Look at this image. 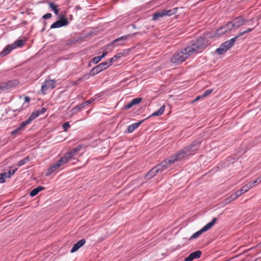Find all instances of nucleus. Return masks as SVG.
<instances>
[{"label": "nucleus", "instance_id": "1", "mask_svg": "<svg viewBox=\"0 0 261 261\" xmlns=\"http://www.w3.org/2000/svg\"><path fill=\"white\" fill-rule=\"evenodd\" d=\"M200 144V141H195L189 145L179 150L174 154L163 161L161 164L150 170L146 175V178L148 179L154 176L158 173L169 168L175 162L185 159L190 155L196 153Z\"/></svg>", "mask_w": 261, "mask_h": 261}, {"label": "nucleus", "instance_id": "2", "mask_svg": "<svg viewBox=\"0 0 261 261\" xmlns=\"http://www.w3.org/2000/svg\"><path fill=\"white\" fill-rule=\"evenodd\" d=\"M207 44V41L204 38L199 37L196 41L190 43L183 50H178L174 53L170 61L176 64H180L193 54L202 51Z\"/></svg>", "mask_w": 261, "mask_h": 261}, {"label": "nucleus", "instance_id": "3", "mask_svg": "<svg viewBox=\"0 0 261 261\" xmlns=\"http://www.w3.org/2000/svg\"><path fill=\"white\" fill-rule=\"evenodd\" d=\"M39 116V112L37 111L32 113L28 119L21 122L20 125L11 132V134L16 135L19 131L24 130L25 127L31 123V122Z\"/></svg>", "mask_w": 261, "mask_h": 261}, {"label": "nucleus", "instance_id": "4", "mask_svg": "<svg viewBox=\"0 0 261 261\" xmlns=\"http://www.w3.org/2000/svg\"><path fill=\"white\" fill-rule=\"evenodd\" d=\"M67 163V160H66L63 156L58 161H57L56 162L55 164L53 165L50 167H49L46 173V175H50L53 173L58 171L61 167H62Z\"/></svg>", "mask_w": 261, "mask_h": 261}, {"label": "nucleus", "instance_id": "5", "mask_svg": "<svg viewBox=\"0 0 261 261\" xmlns=\"http://www.w3.org/2000/svg\"><path fill=\"white\" fill-rule=\"evenodd\" d=\"M178 8H174L172 9L169 10H163L161 11L155 13L152 17L153 20H156L161 17H163L165 16H171L176 13Z\"/></svg>", "mask_w": 261, "mask_h": 261}, {"label": "nucleus", "instance_id": "6", "mask_svg": "<svg viewBox=\"0 0 261 261\" xmlns=\"http://www.w3.org/2000/svg\"><path fill=\"white\" fill-rule=\"evenodd\" d=\"M217 220L216 218L213 219L212 221L208 223L204 227H203L200 230L194 233L190 238V239H195L199 237L203 232H205L210 229L215 224Z\"/></svg>", "mask_w": 261, "mask_h": 261}, {"label": "nucleus", "instance_id": "7", "mask_svg": "<svg viewBox=\"0 0 261 261\" xmlns=\"http://www.w3.org/2000/svg\"><path fill=\"white\" fill-rule=\"evenodd\" d=\"M19 84L17 80H10L6 82L0 83V93L16 87Z\"/></svg>", "mask_w": 261, "mask_h": 261}, {"label": "nucleus", "instance_id": "8", "mask_svg": "<svg viewBox=\"0 0 261 261\" xmlns=\"http://www.w3.org/2000/svg\"><path fill=\"white\" fill-rule=\"evenodd\" d=\"M109 67V63L103 62L101 63L99 65L95 66L90 71V74L91 75H94L97 73L100 72L103 70H105Z\"/></svg>", "mask_w": 261, "mask_h": 261}, {"label": "nucleus", "instance_id": "9", "mask_svg": "<svg viewBox=\"0 0 261 261\" xmlns=\"http://www.w3.org/2000/svg\"><path fill=\"white\" fill-rule=\"evenodd\" d=\"M56 81L55 80H49L45 81L41 86V91L44 94L49 89H53L56 87Z\"/></svg>", "mask_w": 261, "mask_h": 261}, {"label": "nucleus", "instance_id": "10", "mask_svg": "<svg viewBox=\"0 0 261 261\" xmlns=\"http://www.w3.org/2000/svg\"><path fill=\"white\" fill-rule=\"evenodd\" d=\"M81 148L82 146L79 145L76 147L72 149L69 152L66 153L63 156V157L66 160H67V162H68L72 157H73L74 156L76 155L77 154V153L81 149Z\"/></svg>", "mask_w": 261, "mask_h": 261}, {"label": "nucleus", "instance_id": "11", "mask_svg": "<svg viewBox=\"0 0 261 261\" xmlns=\"http://www.w3.org/2000/svg\"><path fill=\"white\" fill-rule=\"evenodd\" d=\"M68 24V21L67 18L65 17H61L60 19L56 21L54 23H53L51 26V29L60 28L63 26H66Z\"/></svg>", "mask_w": 261, "mask_h": 261}, {"label": "nucleus", "instance_id": "12", "mask_svg": "<svg viewBox=\"0 0 261 261\" xmlns=\"http://www.w3.org/2000/svg\"><path fill=\"white\" fill-rule=\"evenodd\" d=\"M246 21V20L244 18L239 17L234 19L232 22L234 28H238L243 25Z\"/></svg>", "mask_w": 261, "mask_h": 261}, {"label": "nucleus", "instance_id": "13", "mask_svg": "<svg viewBox=\"0 0 261 261\" xmlns=\"http://www.w3.org/2000/svg\"><path fill=\"white\" fill-rule=\"evenodd\" d=\"M201 255V252L199 250L191 253L185 259V261H192L195 258H198Z\"/></svg>", "mask_w": 261, "mask_h": 261}, {"label": "nucleus", "instance_id": "14", "mask_svg": "<svg viewBox=\"0 0 261 261\" xmlns=\"http://www.w3.org/2000/svg\"><path fill=\"white\" fill-rule=\"evenodd\" d=\"M86 243V240L84 239L79 241L76 242L72 247L70 250L71 253H73L76 251L79 248H80L84 244Z\"/></svg>", "mask_w": 261, "mask_h": 261}, {"label": "nucleus", "instance_id": "15", "mask_svg": "<svg viewBox=\"0 0 261 261\" xmlns=\"http://www.w3.org/2000/svg\"><path fill=\"white\" fill-rule=\"evenodd\" d=\"M237 40V37H234L231 39H230L229 40H227L224 43H223L224 45H225L226 47L229 49L230 48H231L233 44H234L235 42Z\"/></svg>", "mask_w": 261, "mask_h": 261}, {"label": "nucleus", "instance_id": "16", "mask_svg": "<svg viewBox=\"0 0 261 261\" xmlns=\"http://www.w3.org/2000/svg\"><path fill=\"white\" fill-rule=\"evenodd\" d=\"M143 122V120L137 123H133L132 125H130L127 127V131L129 133H132L134 132L136 128H137L139 125Z\"/></svg>", "mask_w": 261, "mask_h": 261}, {"label": "nucleus", "instance_id": "17", "mask_svg": "<svg viewBox=\"0 0 261 261\" xmlns=\"http://www.w3.org/2000/svg\"><path fill=\"white\" fill-rule=\"evenodd\" d=\"M238 197V196L237 195L236 193H233L230 196H229L228 197L226 198L224 200V202L225 204H227L229 203L230 202L236 199Z\"/></svg>", "mask_w": 261, "mask_h": 261}, {"label": "nucleus", "instance_id": "18", "mask_svg": "<svg viewBox=\"0 0 261 261\" xmlns=\"http://www.w3.org/2000/svg\"><path fill=\"white\" fill-rule=\"evenodd\" d=\"M165 106H162L157 111L153 113L150 117H154L162 115L165 111Z\"/></svg>", "mask_w": 261, "mask_h": 261}, {"label": "nucleus", "instance_id": "19", "mask_svg": "<svg viewBox=\"0 0 261 261\" xmlns=\"http://www.w3.org/2000/svg\"><path fill=\"white\" fill-rule=\"evenodd\" d=\"M228 50L225 45L222 43L220 46L216 49V51L219 55H222Z\"/></svg>", "mask_w": 261, "mask_h": 261}, {"label": "nucleus", "instance_id": "20", "mask_svg": "<svg viewBox=\"0 0 261 261\" xmlns=\"http://www.w3.org/2000/svg\"><path fill=\"white\" fill-rule=\"evenodd\" d=\"M44 189V187L41 186H39L37 187L36 188L33 189L30 193V195L32 197H34L38 194V193L43 190Z\"/></svg>", "mask_w": 261, "mask_h": 261}, {"label": "nucleus", "instance_id": "21", "mask_svg": "<svg viewBox=\"0 0 261 261\" xmlns=\"http://www.w3.org/2000/svg\"><path fill=\"white\" fill-rule=\"evenodd\" d=\"M138 34V33H134L132 35H126V36H122V37H120L117 39H116L115 40H114L113 42V43H115V42H117V41H124V40H127L131 36H134L136 34Z\"/></svg>", "mask_w": 261, "mask_h": 261}, {"label": "nucleus", "instance_id": "22", "mask_svg": "<svg viewBox=\"0 0 261 261\" xmlns=\"http://www.w3.org/2000/svg\"><path fill=\"white\" fill-rule=\"evenodd\" d=\"M25 40H18L15 41L13 44L11 45L12 46L13 48H16L17 47H22L25 43Z\"/></svg>", "mask_w": 261, "mask_h": 261}, {"label": "nucleus", "instance_id": "23", "mask_svg": "<svg viewBox=\"0 0 261 261\" xmlns=\"http://www.w3.org/2000/svg\"><path fill=\"white\" fill-rule=\"evenodd\" d=\"M14 48L12 45H8L5 48L3 49L1 53V55L5 56L10 53Z\"/></svg>", "mask_w": 261, "mask_h": 261}, {"label": "nucleus", "instance_id": "24", "mask_svg": "<svg viewBox=\"0 0 261 261\" xmlns=\"http://www.w3.org/2000/svg\"><path fill=\"white\" fill-rule=\"evenodd\" d=\"M10 173L6 172L0 174V181L1 183L5 182V179L7 178H10Z\"/></svg>", "mask_w": 261, "mask_h": 261}, {"label": "nucleus", "instance_id": "25", "mask_svg": "<svg viewBox=\"0 0 261 261\" xmlns=\"http://www.w3.org/2000/svg\"><path fill=\"white\" fill-rule=\"evenodd\" d=\"M227 32V31L226 30V29L224 28V26H222V27L220 28L216 31V35H217L218 36H220Z\"/></svg>", "mask_w": 261, "mask_h": 261}, {"label": "nucleus", "instance_id": "26", "mask_svg": "<svg viewBox=\"0 0 261 261\" xmlns=\"http://www.w3.org/2000/svg\"><path fill=\"white\" fill-rule=\"evenodd\" d=\"M247 187H246L245 186H244L241 189H240V190H238L237 192H236V194H237V195L238 196V197L241 196L242 194L247 192L248 191V190L247 189Z\"/></svg>", "mask_w": 261, "mask_h": 261}, {"label": "nucleus", "instance_id": "27", "mask_svg": "<svg viewBox=\"0 0 261 261\" xmlns=\"http://www.w3.org/2000/svg\"><path fill=\"white\" fill-rule=\"evenodd\" d=\"M49 8H51L55 12V13L57 15L59 12V9H58L57 5H55L53 3H50L48 4Z\"/></svg>", "mask_w": 261, "mask_h": 261}, {"label": "nucleus", "instance_id": "28", "mask_svg": "<svg viewBox=\"0 0 261 261\" xmlns=\"http://www.w3.org/2000/svg\"><path fill=\"white\" fill-rule=\"evenodd\" d=\"M30 161L29 157H26L25 158L20 160L18 163L17 166L20 167Z\"/></svg>", "mask_w": 261, "mask_h": 261}, {"label": "nucleus", "instance_id": "29", "mask_svg": "<svg viewBox=\"0 0 261 261\" xmlns=\"http://www.w3.org/2000/svg\"><path fill=\"white\" fill-rule=\"evenodd\" d=\"M129 49H127L123 50V51L119 52L117 53L116 56L117 57V58H120L123 56L124 55L127 54L129 51Z\"/></svg>", "mask_w": 261, "mask_h": 261}, {"label": "nucleus", "instance_id": "30", "mask_svg": "<svg viewBox=\"0 0 261 261\" xmlns=\"http://www.w3.org/2000/svg\"><path fill=\"white\" fill-rule=\"evenodd\" d=\"M224 28L226 29L227 32L230 31L232 29V28H234L232 22L229 21L227 24H226L225 25H224Z\"/></svg>", "mask_w": 261, "mask_h": 261}, {"label": "nucleus", "instance_id": "31", "mask_svg": "<svg viewBox=\"0 0 261 261\" xmlns=\"http://www.w3.org/2000/svg\"><path fill=\"white\" fill-rule=\"evenodd\" d=\"M253 30V29L249 28V29H247L246 30H245L244 31L240 32L238 34V35L236 36V37H237V39H238L239 37L242 36L243 35H244L246 33H249V32H251Z\"/></svg>", "mask_w": 261, "mask_h": 261}, {"label": "nucleus", "instance_id": "32", "mask_svg": "<svg viewBox=\"0 0 261 261\" xmlns=\"http://www.w3.org/2000/svg\"><path fill=\"white\" fill-rule=\"evenodd\" d=\"M256 183L257 181L254 180L253 182H249L247 185H246L245 186L248 188L247 189L249 190L250 189L256 185Z\"/></svg>", "mask_w": 261, "mask_h": 261}, {"label": "nucleus", "instance_id": "33", "mask_svg": "<svg viewBox=\"0 0 261 261\" xmlns=\"http://www.w3.org/2000/svg\"><path fill=\"white\" fill-rule=\"evenodd\" d=\"M213 89H208V90H206L203 93L202 95H201V96L202 97H206L207 96H208L210 94H211L212 93V92H213Z\"/></svg>", "mask_w": 261, "mask_h": 261}, {"label": "nucleus", "instance_id": "34", "mask_svg": "<svg viewBox=\"0 0 261 261\" xmlns=\"http://www.w3.org/2000/svg\"><path fill=\"white\" fill-rule=\"evenodd\" d=\"M142 100V98H138L133 99L132 101L134 105L139 104Z\"/></svg>", "mask_w": 261, "mask_h": 261}, {"label": "nucleus", "instance_id": "35", "mask_svg": "<svg viewBox=\"0 0 261 261\" xmlns=\"http://www.w3.org/2000/svg\"><path fill=\"white\" fill-rule=\"evenodd\" d=\"M101 58L100 57V56H98V57H95L94 58H93L92 59V62L94 63V64H97V63H98L101 60Z\"/></svg>", "mask_w": 261, "mask_h": 261}, {"label": "nucleus", "instance_id": "36", "mask_svg": "<svg viewBox=\"0 0 261 261\" xmlns=\"http://www.w3.org/2000/svg\"><path fill=\"white\" fill-rule=\"evenodd\" d=\"M70 124L68 122H67L63 124V128L64 129V131H67V130L70 127Z\"/></svg>", "mask_w": 261, "mask_h": 261}, {"label": "nucleus", "instance_id": "37", "mask_svg": "<svg viewBox=\"0 0 261 261\" xmlns=\"http://www.w3.org/2000/svg\"><path fill=\"white\" fill-rule=\"evenodd\" d=\"M47 109L45 108H42L40 110H37V112H39V115L43 114H44L46 111Z\"/></svg>", "mask_w": 261, "mask_h": 261}, {"label": "nucleus", "instance_id": "38", "mask_svg": "<svg viewBox=\"0 0 261 261\" xmlns=\"http://www.w3.org/2000/svg\"><path fill=\"white\" fill-rule=\"evenodd\" d=\"M134 105L132 101H131L129 103H128L127 105H126L125 107V109H129L131 108Z\"/></svg>", "mask_w": 261, "mask_h": 261}, {"label": "nucleus", "instance_id": "39", "mask_svg": "<svg viewBox=\"0 0 261 261\" xmlns=\"http://www.w3.org/2000/svg\"><path fill=\"white\" fill-rule=\"evenodd\" d=\"M51 17V13H47L43 16V18L44 19H48Z\"/></svg>", "mask_w": 261, "mask_h": 261}, {"label": "nucleus", "instance_id": "40", "mask_svg": "<svg viewBox=\"0 0 261 261\" xmlns=\"http://www.w3.org/2000/svg\"><path fill=\"white\" fill-rule=\"evenodd\" d=\"M115 62L113 57L111 58L109 61H106V62L109 63V66L111 65L113 62Z\"/></svg>", "mask_w": 261, "mask_h": 261}, {"label": "nucleus", "instance_id": "41", "mask_svg": "<svg viewBox=\"0 0 261 261\" xmlns=\"http://www.w3.org/2000/svg\"><path fill=\"white\" fill-rule=\"evenodd\" d=\"M94 99H90L88 100H87L86 101L83 102L85 106L88 105L89 104L91 103L92 101H93Z\"/></svg>", "mask_w": 261, "mask_h": 261}, {"label": "nucleus", "instance_id": "42", "mask_svg": "<svg viewBox=\"0 0 261 261\" xmlns=\"http://www.w3.org/2000/svg\"><path fill=\"white\" fill-rule=\"evenodd\" d=\"M17 168H15V169H14V170H13L12 171L11 170H9V171L8 172V173H10V177H11L12 175L14 174V173L17 171Z\"/></svg>", "mask_w": 261, "mask_h": 261}, {"label": "nucleus", "instance_id": "43", "mask_svg": "<svg viewBox=\"0 0 261 261\" xmlns=\"http://www.w3.org/2000/svg\"><path fill=\"white\" fill-rule=\"evenodd\" d=\"M85 107V105L84 103L80 105L79 106H77L76 108H75V109H79V110H80L83 108H84Z\"/></svg>", "mask_w": 261, "mask_h": 261}, {"label": "nucleus", "instance_id": "44", "mask_svg": "<svg viewBox=\"0 0 261 261\" xmlns=\"http://www.w3.org/2000/svg\"><path fill=\"white\" fill-rule=\"evenodd\" d=\"M255 180L257 181L256 185L261 182V175L257 177Z\"/></svg>", "mask_w": 261, "mask_h": 261}, {"label": "nucleus", "instance_id": "45", "mask_svg": "<svg viewBox=\"0 0 261 261\" xmlns=\"http://www.w3.org/2000/svg\"><path fill=\"white\" fill-rule=\"evenodd\" d=\"M107 54H108L107 51L103 52L102 53V54L101 55V56H100V57L101 58V59H102L107 56Z\"/></svg>", "mask_w": 261, "mask_h": 261}, {"label": "nucleus", "instance_id": "46", "mask_svg": "<svg viewBox=\"0 0 261 261\" xmlns=\"http://www.w3.org/2000/svg\"><path fill=\"white\" fill-rule=\"evenodd\" d=\"M24 100H25V102H29L30 100V97L26 96L24 98Z\"/></svg>", "mask_w": 261, "mask_h": 261}, {"label": "nucleus", "instance_id": "47", "mask_svg": "<svg viewBox=\"0 0 261 261\" xmlns=\"http://www.w3.org/2000/svg\"><path fill=\"white\" fill-rule=\"evenodd\" d=\"M202 97L201 96V95H199V96H198L195 99L194 101H198V100H199L201 98H202Z\"/></svg>", "mask_w": 261, "mask_h": 261}, {"label": "nucleus", "instance_id": "48", "mask_svg": "<svg viewBox=\"0 0 261 261\" xmlns=\"http://www.w3.org/2000/svg\"><path fill=\"white\" fill-rule=\"evenodd\" d=\"M113 58H114L115 61L118 59V58H117V57L116 55L114 56Z\"/></svg>", "mask_w": 261, "mask_h": 261}, {"label": "nucleus", "instance_id": "49", "mask_svg": "<svg viewBox=\"0 0 261 261\" xmlns=\"http://www.w3.org/2000/svg\"><path fill=\"white\" fill-rule=\"evenodd\" d=\"M259 245L261 246V242L259 244Z\"/></svg>", "mask_w": 261, "mask_h": 261}]
</instances>
